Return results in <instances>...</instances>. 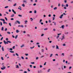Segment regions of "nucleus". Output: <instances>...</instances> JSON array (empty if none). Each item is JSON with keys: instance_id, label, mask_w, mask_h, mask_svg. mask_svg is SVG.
I'll use <instances>...</instances> for the list:
<instances>
[{"instance_id": "de8ad7c7", "label": "nucleus", "mask_w": 73, "mask_h": 73, "mask_svg": "<svg viewBox=\"0 0 73 73\" xmlns=\"http://www.w3.org/2000/svg\"><path fill=\"white\" fill-rule=\"evenodd\" d=\"M58 37H59V36H57L56 37V38H57V39H58Z\"/></svg>"}, {"instance_id": "a19ab883", "label": "nucleus", "mask_w": 73, "mask_h": 73, "mask_svg": "<svg viewBox=\"0 0 73 73\" xmlns=\"http://www.w3.org/2000/svg\"><path fill=\"white\" fill-rule=\"evenodd\" d=\"M66 7H68V4H66Z\"/></svg>"}, {"instance_id": "4c0bfd02", "label": "nucleus", "mask_w": 73, "mask_h": 73, "mask_svg": "<svg viewBox=\"0 0 73 73\" xmlns=\"http://www.w3.org/2000/svg\"><path fill=\"white\" fill-rule=\"evenodd\" d=\"M8 8V6H7L5 7V8Z\"/></svg>"}, {"instance_id": "f03ea898", "label": "nucleus", "mask_w": 73, "mask_h": 73, "mask_svg": "<svg viewBox=\"0 0 73 73\" xmlns=\"http://www.w3.org/2000/svg\"><path fill=\"white\" fill-rule=\"evenodd\" d=\"M3 42L5 44H8V42H5V40H4L3 41Z\"/></svg>"}, {"instance_id": "58836bf2", "label": "nucleus", "mask_w": 73, "mask_h": 73, "mask_svg": "<svg viewBox=\"0 0 73 73\" xmlns=\"http://www.w3.org/2000/svg\"><path fill=\"white\" fill-rule=\"evenodd\" d=\"M25 55L26 56H28V54H25Z\"/></svg>"}, {"instance_id": "338daca9", "label": "nucleus", "mask_w": 73, "mask_h": 73, "mask_svg": "<svg viewBox=\"0 0 73 73\" xmlns=\"http://www.w3.org/2000/svg\"><path fill=\"white\" fill-rule=\"evenodd\" d=\"M15 46H13V49H15Z\"/></svg>"}, {"instance_id": "9d476101", "label": "nucleus", "mask_w": 73, "mask_h": 73, "mask_svg": "<svg viewBox=\"0 0 73 73\" xmlns=\"http://www.w3.org/2000/svg\"><path fill=\"white\" fill-rule=\"evenodd\" d=\"M56 46V49H59V48L58 47V46L57 45Z\"/></svg>"}, {"instance_id": "bb28decb", "label": "nucleus", "mask_w": 73, "mask_h": 73, "mask_svg": "<svg viewBox=\"0 0 73 73\" xmlns=\"http://www.w3.org/2000/svg\"><path fill=\"white\" fill-rule=\"evenodd\" d=\"M7 33H8V34H9V35H10V34H11V33L9 32H7Z\"/></svg>"}, {"instance_id": "680f3d73", "label": "nucleus", "mask_w": 73, "mask_h": 73, "mask_svg": "<svg viewBox=\"0 0 73 73\" xmlns=\"http://www.w3.org/2000/svg\"><path fill=\"white\" fill-rule=\"evenodd\" d=\"M44 34H42L41 35V36H44Z\"/></svg>"}, {"instance_id": "2f4dec72", "label": "nucleus", "mask_w": 73, "mask_h": 73, "mask_svg": "<svg viewBox=\"0 0 73 73\" xmlns=\"http://www.w3.org/2000/svg\"><path fill=\"white\" fill-rule=\"evenodd\" d=\"M21 58L22 59H23V60H24V57H23V56H21Z\"/></svg>"}, {"instance_id": "aec40b11", "label": "nucleus", "mask_w": 73, "mask_h": 73, "mask_svg": "<svg viewBox=\"0 0 73 73\" xmlns=\"http://www.w3.org/2000/svg\"><path fill=\"white\" fill-rule=\"evenodd\" d=\"M2 51H4V47H2Z\"/></svg>"}, {"instance_id": "6ab92c4d", "label": "nucleus", "mask_w": 73, "mask_h": 73, "mask_svg": "<svg viewBox=\"0 0 73 73\" xmlns=\"http://www.w3.org/2000/svg\"><path fill=\"white\" fill-rule=\"evenodd\" d=\"M7 42H9V43H12V42L11 41L8 40L7 41Z\"/></svg>"}, {"instance_id": "6e6552de", "label": "nucleus", "mask_w": 73, "mask_h": 73, "mask_svg": "<svg viewBox=\"0 0 73 73\" xmlns=\"http://www.w3.org/2000/svg\"><path fill=\"white\" fill-rule=\"evenodd\" d=\"M62 28V29H64V25H63L61 27H60V28Z\"/></svg>"}, {"instance_id": "412c9836", "label": "nucleus", "mask_w": 73, "mask_h": 73, "mask_svg": "<svg viewBox=\"0 0 73 73\" xmlns=\"http://www.w3.org/2000/svg\"><path fill=\"white\" fill-rule=\"evenodd\" d=\"M22 6H23V7H25V5H24V4H23L22 5Z\"/></svg>"}, {"instance_id": "c85d7f7f", "label": "nucleus", "mask_w": 73, "mask_h": 73, "mask_svg": "<svg viewBox=\"0 0 73 73\" xmlns=\"http://www.w3.org/2000/svg\"><path fill=\"white\" fill-rule=\"evenodd\" d=\"M10 52L11 53H14V51H10Z\"/></svg>"}, {"instance_id": "8fccbe9b", "label": "nucleus", "mask_w": 73, "mask_h": 73, "mask_svg": "<svg viewBox=\"0 0 73 73\" xmlns=\"http://www.w3.org/2000/svg\"><path fill=\"white\" fill-rule=\"evenodd\" d=\"M9 25H10V27H11V23H9Z\"/></svg>"}, {"instance_id": "4be33fe9", "label": "nucleus", "mask_w": 73, "mask_h": 73, "mask_svg": "<svg viewBox=\"0 0 73 73\" xmlns=\"http://www.w3.org/2000/svg\"><path fill=\"white\" fill-rule=\"evenodd\" d=\"M62 56H64V53H62Z\"/></svg>"}, {"instance_id": "f8f14e48", "label": "nucleus", "mask_w": 73, "mask_h": 73, "mask_svg": "<svg viewBox=\"0 0 73 73\" xmlns=\"http://www.w3.org/2000/svg\"><path fill=\"white\" fill-rule=\"evenodd\" d=\"M0 20L1 21H5V20L3 19H0Z\"/></svg>"}, {"instance_id": "cd10ccee", "label": "nucleus", "mask_w": 73, "mask_h": 73, "mask_svg": "<svg viewBox=\"0 0 73 73\" xmlns=\"http://www.w3.org/2000/svg\"><path fill=\"white\" fill-rule=\"evenodd\" d=\"M1 59L2 60H4V58H3V57H1Z\"/></svg>"}, {"instance_id": "ddd939ff", "label": "nucleus", "mask_w": 73, "mask_h": 73, "mask_svg": "<svg viewBox=\"0 0 73 73\" xmlns=\"http://www.w3.org/2000/svg\"><path fill=\"white\" fill-rule=\"evenodd\" d=\"M24 46V44H22V45L21 46V48H23V47Z\"/></svg>"}, {"instance_id": "69168bd1", "label": "nucleus", "mask_w": 73, "mask_h": 73, "mask_svg": "<svg viewBox=\"0 0 73 73\" xmlns=\"http://www.w3.org/2000/svg\"><path fill=\"white\" fill-rule=\"evenodd\" d=\"M49 23H51V21H50V20H49Z\"/></svg>"}, {"instance_id": "f704fd0d", "label": "nucleus", "mask_w": 73, "mask_h": 73, "mask_svg": "<svg viewBox=\"0 0 73 73\" xmlns=\"http://www.w3.org/2000/svg\"><path fill=\"white\" fill-rule=\"evenodd\" d=\"M25 23H27L28 22V21L26 20L25 21Z\"/></svg>"}, {"instance_id": "79ce46f5", "label": "nucleus", "mask_w": 73, "mask_h": 73, "mask_svg": "<svg viewBox=\"0 0 73 73\" xmlns=\"http://www.w3.org/2000/svg\"><path fill=\"white\" fill-rule=\"evenodd\" d=\"M34 48H35V46H33V47H31L30 48L31 49H33Z\"/></svg>"}, {"instance_id": "a18cd8bd", "label": "nucleus", "mask_w": 73, "mask_h": 73, "mask_svg": "<svg viewBox=\"0 0 73 73\" xmlns=\"http://www.w3.org/2000/svg\"><path fill=\"white\" fill-rule=\"evenodd\" d=\"M0 23H1V26H2V25H3V24H2V22H1Z\"/></svg>"}, {"instance_id": "5fc2aeb1", "label": "nucleus", "mask_w": 73, "mask_h": 73, "mask_svg": "<svg viewBox=\"0 0 73 73\" xmlns=\"http://www.w3.org/2000/svg\"><path fill=\"white\" fill-rule=\"evenodd\" d=\"M49 17H51V15L50 14H49L48 15Z\"/></svg>"}, {"instance_id": "f3484780", "label": "nucleus", "mask_w": 73, "mask_h": 73, "mask_svg": "<svg viewBox=\"0 0 73 73\" xmlns=\"http://www.w3.org/2000/svg\"><path fill=\"white\" fill-rule=\"evenodd\" d=\"M66 7V6L65 5H64V4H62V7Z\"/></svg>"}, {"instance_id": "603ef678", "label": "nucleus", "mask_w": 73, "mask_h": 73, "mask_svg": "<svg viewBox=\"0 0 73 73\" xmlns=\"http://www.w3.org/2000/svg\"><path fill=\"white\" fill-rule=\"evenodd\" d=\"M27 36H28V37H30V35H29V34H27Z\"/></svg>"}, {"instance_id": "dca6fc26", "label": "nucleus", "mask_w": 73, "mask_h": 73, "mask_svg": "<svg viewBox=\"0 0 73 73\" xmlns=\"http://www.w3.org/2000/svg\"><path fill=\"white\" fill-rule=\"evenodd\" d=\"M57 7H55L54 8V10H56L57 9Z\"/></svg>"}, {"instance_id": "37998d69", "label": "nucleus", "mask_w": 73, "mask_h": 73, "mask_svg": "<svg viewBox=\"0 0 73 73\" xmlns=\"http://www.w3.org/2000/svg\"><path fill=\"white\" fill-rule=\"evenodd\" d=\"M9 50H13V49L12 48H10L9 49Z\"/></svg>"}, {"instance_id": "49530a36", "label": "nucleus", "mask_w": 73, "mask_h": 73, "mask_svg": "<svg viewBox=\"0 0 73 73\" xmlns=\"http://www.w3.org/2000/svg\"><path fill=\"white\" fill-rule=\"evenodd\" d=\"M6 40L7 41H8V38H6Z\"/></svg>"}, {"instance_id": "20e7f679", "label": "nucleus", "mask_w": 73, "mask_h": 73, "mask_svg": "<svg viewBox=\"0 0 73 73\" xmlns=\"http://www.w3.org/2000/svg\"><path fill=\"white\" fill-rule=\"evenodd\" d=\"M12 12L14 13V14H16V13L14 11V10L13 9H12Z\"/></svg>"}, {"instance_id": "c9c22d12", "label": "nucleus", "mask_w": 73, "mask_h": 73, "mask_svg": "<svg viewBox=\"0 0 73 73\" xmlns=\"http://www.w3.org/2000/svg\"><path fill=\"white\" fill-rule=\"evenodd\" d=\"M5 19L6 20V21H8V19H7V17H5Z\"/></svg>"}, {"instance_id": "2eb2a0df", "label": "nucleus", "mask_w": 73, "mask_h": 73, "mask_svg": "<svg viewBox=\"0 0 73 73\" xmlns=\"http://www.w3.org/2000/svg\"><path fill=\"white\" fill-rule=\"evenodd\" d=\"M41 50L42 52H44V50L43 49H41Z\"/></svg>"}, {"instance_id": "052dcab7", "label": "nucleus", "mask_w": 73, "mask_h": 73, "mask_svg": "<svg viewBox=\"0 0 73 73\" xmlns=\"http://www.w3.org/2000/svg\"><path fill=\"white\" fill-rule=\"evenodd\" d=\"M64 1V3H66V2H67L66 0H65V1Z\"/></svg>"}, {"instance_id": "4d7b16f0", "label": "nucleus", "mask_w": 73, "mask_h": 73, "mask_svg": "<svg viewBox=\"0 0 73 73\" xmlns=\"http://www.w3.org/2000/svg\"><path fill=\"white\" fill-rule=\"evenodd\" d=\"M11 20H14V19L11 18Z\"/></svg>"}, {"instance_id": "774afa93", "label": "nucleus", "mask_w": 73, "mask_h": 73, "mask_svg": "<svg viewBox=\"0 0 73 73\" xmlns=\"http://www.w3.org/2000/svg\"><path fill=\"white\" fill-rule=\"evenodd\" d=\"M24 73H27V71H25L24 72Z\"/></svg>"}, {"instance_id": "5701e85b", "label": "nucleus", "mask_w": 73, "mask_h": 73, "mask_svg": "<svg viewBox=\"0 0 73 73\" xmlns=\"http://www.w3.org/2000/svg\"><path fill=\"white\" fill-rule=\"evenodd\" d=\"M52 56H53V54H50V57H52Z\"/></svg>"}, {"instance_id": "09e8293b", "label": "nucleus", "mask_w": 73, "mask_h": 73, "mask_svg": "<svg viewBox=\"0 0 73 73\" xmlns=\"http://www.w3.org/2000/svg\"><path fill=\"white\" fill-rule=\"evenodd\" d=\"M16 5H17L16 3H15V4L13 5V6H16Z\"/></svg>"}, {"instance_id": "ea45409f", "label": "nucleus", "mask_w": 73, "mask_h": 73, "mask_svg": "<svg viewBox=\"0 0 73 73\" xmlns=\"http://www.w3.org/2000/svg\"><path fill=\"white\" fill-rule=\"evenodd\" d=\"M52 47L53 48H55V46H52Z\"/></svg>"}, {"instance_id": "864d4df0", "label": "nucleus", "mask_w": 73, "mask_h": 73, "mask_svg": "<svg viewBox=\"0 0 73 73\" xmlns=\"http://www.w3.org/2000/svg\"><path fill=\"white\" fill-rule=\"evenodd\" d=\"M27 70L29 71V72H30V71H31V70H29V68H28L27 69Z\"/></svg>"}, {"instance_id": "f257e3e1", "label": "nucleus", "mask_w": 73, "mask_h": 73, "mask_svg": "<svg viewBox=\"0 0 73 73\" xmlns=\"http://www.w3.org/2000/svg\"><path fill=\"white\" fill-rule=\"evenodd\" d=\"M20 24V21H17L16 22H15V24Z\"/></svg>"}, {"instance_id": "a211bd4d", "label": "nucleus", "mask_w": 73, "mask_h": 73, "mask_svg": "<svg viewBox=\"0 0 73 73\" xmlns=\"http://www.w3.org/2000/svg\"><path fill=\"white\" fill-rule=\"evenodd\" d=\"M16 67V68H19V65H17Z\"/></svg>"}, {"instance_id": "e433bc0d", "label": "nucleus", "mask_w": 73, "mask_h": 73, "mask_svg": "<svg viewBox=\"0 0 73 73\" xmlns=\"http://www.w3.org/2000/svg\"><path fill=\"white\" fill-rule=\"evenodd\" d=\"M18 16H19V17H22V15H18Z\"/></svg>"}, {"instance_id": "72a5a7b5", "label": "nucleus", "mask_w": 73, "mask_h": 73, "mask_svg": "<svg viewBox=\"0 0 73 73\" xmlns=\"http://www.w3.org/2000/svg\"><path fill=\"white\" fill-rule=\"evenodd\" d=\"M16 55V56H19V54H18L17 53H16L15 54Z\"/></svg>"}, {"instance_id": "39448f33", "label": "nucleus", "mask_w": 73, "mask_h": 73, "mask_svg": "<svg viewBox=\"0 0 73 73\" xmlns=\"http://www.w3.org/2000/svg\"><path fill=\"white\" fill-rule=\"evenodd\" d=\"M64 16V15L62 14L61 15L60 17L59 18H60V19H62V16Z\"/></svg>"}, {"instance_id": "a878e982", "label": "nucleus", "mask_w": 73, "mask_h": 73, "mask_svg": "<svg viewBox=\"0 0 73 73\" xmlns=\"http://www.w3.org/2000/svg\"><path fill=\"white\" fill-rule=\"evenodd\" d=\"M17 37H18V35H17L15 37V39H16V38H17Z\"/></svg>"}, {"instance_id": "0e129e2a", "label": "nucleus", "mask_w": 73, "mask_h": 73, "mask_svg": "<svg viewBox=\"0 0 73 73\" xmlns=\"http://www.w3.org/2000/svg\"><path fill=\"white\" fill-rule=\"evenodd\" d=\"M55 18H54V17H53V20H54V19Z\"/></svg>"}, {"instance_id": "3c124183", "label": "nucleus", "mask_w": 73, "mask_h": 73, "mask_svg": "<svg viewBox=\"0 0 73 73\" xmlns=\"http://www.w3.org/2000/svg\"><path fill=\"white\" fill-rule=\"evenodd\" d=\"M3 23H4H4H5V24H7V22H5V21H4Z\"/></svg>"}, {"instance_id": "b1692460", "label": "nucleus", "mask_w": 73, "mask_h": 73, "mask_svg": "<svg viewBox=\"0 0 73 73\" xmlns=\"http://www.w3.org/2000/svg\"><path fill=\"white\" fill-rule=\"evenodd\" d=\"M16 33H19V30H17L16 31Z\"/></svg>"}, {"instance_id": "1a4fd4ad", "label": "nucleus", "mask_w": 73, "mask_h": 73, "mask_svg": "<svg viewBox=\"0 0 73 73\" xmlns=\"http://www.w3.org/2000/svg\"><path fill=\"white\" fill-rule=\"evenodd\" d=\"M14 16H15V15H14V14H12L11 15V17H14Z\"/></svg>"}, {"instance_id": "c756f323", "label": "nucleus", "mask_w": 73, "mask_h": 73, "mask_svg": "<svg viewBox=\"0 0 73 73\" xmlns=\"http://www.w3.org/2000/svg\"><path fill=\"white\" fill-rule=\"evenodd\" d=\"M31 64H35L34 62H31Z\"/></svg>"}, {"instance_id": "0eeeda50", "label": "nucleus", "mask_w": 73, "mask_h": 73, "mask_svg": "<svg viewBox=\"0 0 73 73\" xmlns=\"http://www.w3.org/2000/svg\"><path fill=\"white\" fill-rule=\"evenodd\" d=\"M18 27H21V28H24V26H23V25H18Z\"/></svg>"}, {"instance_id": "bf43d9fd", "label": "nucleus", "mask_w": 73, "mask_h": 73, "mask_svg": "<svg viewBox=\"0 0 73 73\" xmlns=\"http://www.w3.org/2000/svg\"><path fill=\"white\" fill-rule=\"evenodd\" d=\"M42 21V19H40V22H41V21Z\"/></svg>"}, {"instance_id": "7ed1b4c3", "label": "nucleus", "mask_w": 73, "mask_h": 73, "mask_svg": "<svg viewBox=\"0 0 73 73\" xmlns=\"http://www.w3.org/2000/svg\"><path fill=\"white\" fill-rule=\"evenodd\" d=\"M3 68H1V69L2 70H4V69H5V67L4 66H3Z\"/></svg>"}, {"instance_id": "473e14b6", "label": "nucleus", "mask_w": 73, "mask_h": 73, "mask_svg": "<svg viewBox=\"0 0 73 73\" xmlns=\"http://www.w3.org/2000/svg\"><path fill=\"white\" fill-rule=\"evenodd\" d=\"M37 13V11H36L35 10L34 11V13Z\"/></svg>"}, {"instance_id": "4468645a", "label": "nucleus", "mask_w": 73, "mask_h": 73, "mask_svg": "<svg viewBox=\"0 0 73 73\" xmlns=\"http://www.w3.org/2000/svg\"><path fill=\"white\" fill-rule=\"evenodd\" d=\"M19 8H18V9H20V10H21V7L20 6L19 7Z\"/></svg>"}, {"instance_id": "423d86ee", "label": "nucleus", "mask_w": 73, "mask_h": 73, "mask_svg": "<svg viewBox=\"0 0 73 73\" xmlns=\"http://www.w3.org/2000/svg\"><path fill=\"white\" fill-rule=\"evenodd\" d=\"M65 38V37H64V36H62V38H61V40L62 41L63 39H64Z\"/></svg>"}, {"instance_id": "6e6d98bb", "label": "nucleus", "mask_w": 73, "mask_h": 73, "mask_svg": "<svg viewBox=\"0 0 73 73\" xmlns=\"http://www.w3.org/2000/svg\"><path fill=\"white\" fill-rule=\"evenodd\" d=\"M48 30V29L47 28H46V29H44V30Z\"/></svg>"}, {"instance_id": "9b49d317", "label": "nucleus", "mask_w": 73, "mask_h": 73, "mask_svg": "<svg viewBox=\"0 0 73 73\" xmlns=\"http://www.w3.org/2000/svg\"><path fill=\"white\" fill-rule=\"evenodd\" d=\"M23 2L25 3V4H27V1L25 0H23Z\"/></svg>"}, {"instance_id": "e2e57ef3", "label": "nucleus", "mask_w": 73, "mask_h": 73, "mask_svg": "<svg viewBox=\"0 0 73 73\" xmlns=\"http://www.w3.org/2000/svg\"><path fill=\"white\" fill-rule=\"evenodd\" d=\"M5 31H7V28H6L5 29Z\"/></svg>"}, {"instance_id": "393cba45", "label": "nucleus", "mask_w": 73, "mask_h": 73, "mask_svg": "<svg viewBox=\"0 0 73 73\" xmlns=\"http://www.w3.org/2000/svg\"><path fill=\"white\" fill-rule=\"evenodd\" d=\"M4 29V27H2V29H1V31H3V30Z\"/></svg>"}, {"instance_id": "7c9ffc66", "label": "nucleus", "mask_w": 73, "mask_h": 73, "mask_svg": "<svg viewBox=\"0 0 73 73\" xmlns=\"http://www.w3.org/2000/svg\"><path fill=\"white\" fill-rule=\"evenodd\" d=\"M50 69H48V70L47 72H50Z\"/></svg>"}, {"instance_id": "13d9d810", "label": "nucleus", "mask_w": 73, "mask_h": 73, "mask_svg": "<svg viewBox=\"0 0 73 73\" xmlns=\"http://www.w3.org/2000/svg\"><path fill=\"white\" fill-rule=\"evenodd\" d=\"M30 68H32V65H30Z\"/></svg>"}, {"instance_id": "c03bdc74", "label": "nucleus", "mask_w": 73, "mask_h": 73, "mask_svg": "<svg viewBox=\"0 0 73 73\" xmlns=\"http://www.w3.org/2000/svg\"><path fill=\"white\" fill-rule=\"evenodd\" d=\"M3 37H2L1 38V40H3Z\"/></svg>"}]
</instances>
